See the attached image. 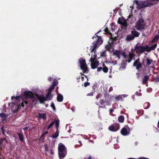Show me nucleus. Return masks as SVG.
<instances>
[{
    "label": "nucleus",
    "instance_id": "nucleus-1",
    "mask_svg": "<svg viewBox=\"0 0 159 159\" xmlns=\"http://www.w3.org/2000/svg\"><path fill=\"white\" fill-rule=\"evenodd\" d=\"M58 155L60 159L64 158L67 154V150L65 145L60 143L58 147Z\"/></svg>",
    "mask_w": 159,
    "mask_h": 159
},
{
    "label": "nucleus",
    "instance_id": "nucleus-2",
    "mask_svg": "<svg viewBox=\"0 0 159 159\" xmlns=\"http://www.w3.org/2000/svg\"><path fill=\"white\" fill-rule=\"evenodd\" d=\"M95 38L97 37L98 39L96 41L93 42L92 44L93 45V48L91 50V52H93L96 51L95 49L98 47L103 43V40L102 39V37L100 36H98L97 34H95L94 35Z\"/></svg>",
    "mask_w": 159,
    "mask_h": 159
},
{
    "label": "nucleus",
    "instance_id": "nucleus-3",
    "mask_svg": "<svg viewBox=\"0 0 159 159\" xmlns=\"http://www.w3.org/2000/svg\"><path fill=\"white\" fill-rule=\"evenodd\" d=\"M145 24L143 18L139 19L136 22L135 27L138 30H142L145 29Z\"/></svg>",
    "mask_w": 159,
    "mask_h": 159
},
{
    "label": "nucleus",
    "instance_id": "nucleus-4",
    "mask_svg": "<svg viewBox=\"0 0 159 159\" xmlns=\"http://www.w3.org/2000/svg\"><path fill=\"white\" fill-rule=\"evenodd\" d=\"M79 61L80 68L84 71V73H87L88 70L85 59L81 57L79 59Z\"/></svg>",
    "mask_w": 159,
    "mask_h": 159
},
{
    "label": "nucleus",
    "instance_id": "nucleus-5",
    "mask_svg": "<svg viewBox=\"0 0 159 159\" xmlns=\"http://www.w3.org/2000/svg\"><path fill=\"white\" fill-rule=\"evenodd\" d=\"M36 97L38 100H39V102L41 103H44V101H47L48 100H52V98H53V95H51L47 97V96L45 97L42 95H39L37 93H36Z\"/></svg>",
    "mask_w": 159,
    "mask_h": 159
},
{
    "label": "nucleus",
    "instance_id": "nucleus-6",
    "mask_svg": "<svg viewBox=\"0 0 159 159\" xmlns=\"http://www.w3.org/2000/svg\"><path fill=\"white\" fill-rule=\"evenodd\" d=\"M101 106L99 105V107L102 108H105L106 106H109L111 105L110 100L108 98H105V99H102L100 101Z\"/></svg>",
    "mask_w": 159,
    "mask_h": 159
},
{
    "label": "nucleus",
    "instance_id": "nucleus-7",
    "mask_svg": "<svg viewBox=\"0 0 159 159\" xmlns=\"http://www.w3.org/2000/svg\"><path fill=\"white\" fill-rule=\"evenodd\" d=\"M136 3L137 5H138V9H141L143 8L144 7H148L149 6V5H152L153 4H151V3H148V2H139L138 1H136Z\"/></svg>",
    "mask_w": 159,
    "mask_h": 159
},
{
    "label": "nucleus",
    "instance_id": "nucleus-8",
    "mask_svg": "<svg viewBox=\"0 0 159 159\" xmlns=\"http://www.w3.org/2000/svg\"><path fill=\"white\" fill-rule=\"evenodd\" d=\"M130 129L127 125L124 126L121 130V134L124 136H127L130 134Z\"/></svg>",
    "mask_w": 159,
    "mask_h": 159
},
{
    "label": "nucleus",
    "instance_id": "nucleus-9",
    "mask_svg": "<svg viewBox=\"0 0 159 159\" xmlns=\"http://www.w3.org/2000/svg\"><path fill=\"white\" fill-rule=\"evenodd\" d=\"M134 50L137 53L141 54L145 52L143 46H142L136 45L134 46Z\"/></svg>",
    "mask_w": 159,
    "mask_h": 159
},
{
    "label": "nucleus",
    "instance_id": "nucleus-10",
    "mask_svg": "<svg viewBox=\"0 0 159 159\" xmlns=\"http://www.w3.org/2000/svg\"><path fill=\"white\" fill-rule=\"evenodd\" d=\"M133 66L136 67V69L137 70H139L142 67V64L139 62V58H138L134 61L133 63Z\"/></svg>",
    "mask_w": 159,
    "mask_h": 159
},
{
    "label": "nucleus",
    "instance_id": "nucleus-11",
    "mask_svg": "<svg viewBox=\"0 0 159 159\" xmlns=\"http://www.w3.org/2000/svg\"><path fill=\"white\" fill-rule=\"evenodd\" d=\"M157 44L155 43L154 45L149 47L148 45H147L145 47H143L144 49V51H146L148 52H150L151 50H154L157 47Z\"/></svg>",
    "mask_w": 159,
    "mask_h": 159
},
{
    "label": "nucleus",
    "instance_id": "nucleus-12",
    "mask_svg": "<svg viewBox=\"0 0 159 159\" xmlns=\"http://www.w3.org/2000/svg\"><path fill=\"white\" fill-rule=\"evenodd\" d=\"M24 94L26 98H32L34 99V93L31 91H25L24 92Z\"/></svg>",
    "mask_w": 159,
    "mask_h": 159
},
{
    "label": "nucleus",
    "instance_id": "nucleus-13",
    "mask_svg": "<svg viewBox=\"0 0 159 159\" xmlns=\"http://www.w3.org/2000/svg\"><path fill=\"white\" fill-rule=\"evenodd\" d=\"M146 59H145L146 62V66L145 65L144 63V60H143L142 61V63L143 65L145 66H147L150 65L151 64H152V63L153 62V61L152 59H150L149 57H146Z\"/></svg>",
    "mask_w": 159,
    "mask_h": 159
},
{
    "label": "nucleus",
    "instance_id": "nucleus-14",
    "mask_svg": "<svg viewBox=\"0 0 159 159\" xmlns=\"http://www.w3.org/2000/svg\"><path fill=\"white\" fill-rule=\"evenodd\" d=\"M12 104H13V105H12L11 108L12 111L14 112H17V111L18 110L20 106L18 104H16V103H12Z\"/></svg>",
    "mask_w": 159,
    "mask_h": 159
},
{
    "label": "nucleus",
    "instance_id": "nucleus-15",
    "mask_svg": "<svg viewBox=\"0 0 159 159\" xmlns=\"http://www.w3.org/2000/svg\"><path fill=\"white\" fill-rule=\"evenodd\" d=\"M121 53V50H116L113 52V55L116 56L118 58V59H119L120 58Z\"/></svg>",
    "mask_w": 159,
    "mask_h": 159
},
{
    "label": "nucleus",
    "instance_id": "nucleus-16",
    "mask_svg": "<svg viewBox=\"0 0 159 159\" xmlns=\"http://www.w3.org/2000/svg\"><path fill=\"white\" fill-rule=\"evenodd\" d=\"M131 33L132 35L135 38V37H138L140 35V33L134 29L133 30L131 31Z\"/></svg>",
    "mask_w": 159,
    "mask_h": 159
},
{
    "label": "nucleus",
    "instance_id": "nucleus-17",
    "mask_svg": "<svg viewBox=\"0 0 159 159\" xmlns=\"http://www.w3.org/2000/svg\"><path fill=\"white\" fill-rule=\"evenodd\" d=\"M91 64V67L92 69H95L97 68L98 66L99 65V61H94L93 62H92Z\"/></svg>",
    "mask_w": 159,
    "mask_h": 159
},
{
    "label": "nucleus",
    "instance_id": "nucleus-18",
    "mask_svg": "<svg viewBox=\"0 0 159 159\" xmlns=\"http://www.w3.org/2000/svg\"><path fill=\"white\" fill-rule=\"evenodd\" d=\"M63 97L62 95L59 93H57V100L58 102H61L63 101Z\"/></svg>",
    "mask_w": 159,
    "mask_h": 159
},
{
    "label": "nucleus",
    "instance_id": "nucleus-19",
    "mask_svg": "<svg viewBox=\"0 0 159 159\" xmlns=\"http://www.w3.org/2000/svg\"><path fill=\"white\" fill-rule=\"evenodd\" d=\"M134 56V55L133 53L132 52H129V59L127 60H126V61L128 62V63H130L133 59Z\"/></svg>",
    "mask_w": 159,
    "mask_h": 159
},
{
    "label": "nucleus",
    "instance_id": "nucleus-20",
    "mask_svg": "<svg viewBox=\"0 0 159 159\" xmlns=\"http://www.w3.org/2000/svg\"><path fill=\"white\" fill-rule=\"evenodd\" d=\"M149 79V76L145 75L144 76V78L142 80V83L143 84H146Z\"/></svg>",
    "mask_w": 159,
    "mask_h": 159
},
{
    "label": "nucleus",
    "instance_id": "nucleus-21",
    "mask_svg": "<svg viewBox=\"0 0 159 159\" xmlns=\"http://www.w3.org/2000/svg\"><path fill=\"white\" fill-rule=\"evenodd\" d=\"M17 134H18L20 140L22 142H24V139L22 133L17 132Z\"/></svg>",
    "mask_w": 159,
    "mask_h": 159
},
{
    "label": "nucleus",
    "instance_id": "nucleus-22",
    "mask_svg": "<svg viewBox=\"0 0 159 159\" xmlns=\"http://www.w3.org/2000/svg\"><path fill=\"white\" fill-rule=\"evenodd\" d=\"M134 39V37L131 35H128L126 36L125 39L127 41H130Z\"/></svg>",
    "mask_w": 159,
    "mask_h": 159
},
{
    "label": "nucleus",
    "instance_id": "nucleus-23",
    "mask_svg": "<svg viewBox=\"0 0 159 159\" xmlns=\"http://www.w3.org/2000/svg\"><path fill=\"white\" fill-rule=\"evenodd\" d=\"M118 126H119L118 128L117 129H115L114 126L112 125L109 126L108 127V129L112 131H116L119 129L120 125L119 123H118Z\"/></svg>",
    "mask_w": 159,
    "mask_h": 159
},
{
    "label": "nucleus",
    "instance_id": "nucleus-24",
    "mask_svg": "<svg viewBox=\"0 0 159 159\" xmlns=\"http://www.w3.org/2000/svg\"><path fill=\"white\" fill-rule=\"evenodd\" d=\"M38 117L42 118L43 120L46 119V115L45 113H39L38 114Z\"/></svg>",
    "mask_w": 159,
    "mask_h": 159
},
{
    "label": "nucleus",
    "instance_id": "nucleus-25",
    "mask_svg": "<svg viewBox=\"0 0 159 159\" xmlns=\"http://www.w3.org/2000/svg\"><path fill=\"white\" fill-rule=\"evenodd\" d=\"M7 116L4 113H1L0 114V117L1 118V120L2 121H4L5 120L6 117Z\"/></svg>",
    "mask_w": 159,
    "mask_h": 159
},
{
    "label": "nucleus",
    "instance_id": "nucleus-26",
    "mask_svg": "<svg viewBox=\"0 0 159 159\" xmlns=\"http://www.w3.org/2000/svg\"><path fill=\"white\" fill-rule=\"evenodd\" d=\"M115 99L116 102L119 101H123V98L121 95H119L116 97L115 98Z\"/></svg>",
    "mask_w": 159,
    "mask_h": 159
},
{
    "label": "nucleus",
    "instance_id": "nucleus-27",
    "mask_svg": "<svg viewBox=\"0 0 159 159\" xmlns=\"http://www.w3.org/2000/svg\"><path fill=\"white\" fill-rule=\"evenodd\" d=\"M97 55L94 54L93 56V57L92 56L90 59V62H93L94 60L97 59Z\"/></svg>",
    "mask_w": 159,
    "mask_h": 159
},
{
    "label": "nucleus",
    "instance_id": "nucleus-28",
    "mask_svg": "<svg viewBox=\"0 0 159 159\" xmlns=\"http://www.w3.org/2000/svg\"><path fill=\"white\" fill-rule=\"evenodd\" d=\"M124 117L123 116H120L118 117V121L120 123H123L124 121Z\"/></svg>",
    "mask_w": 159,
    "mask_h": 159
},
{
    "label": "nucleus",
    "instance_id": "nucleus-29",
    "mask_svg": "<svg viewBox=\"0 0 159 159\" xmlns=\"http://www.w3.org/2000/svg\"><path fill=\"white\" fill-rule=\"evenodd\" d=\"M143 106L144 107H145L144 109H147L150 106V104L149 102H146L144 104Z\"/></svg>",
    "mask_w": 159,
    "mask_h": 159
},
{
    "label": "nucleus",
    "instance_id": "nucleus-30",
    "mask_svg": "<svg viewBox=\"0 0 159 159\" xmlns=\"http://www.w3.org/2000/svg\"><path fill=\"white\" fill-rule=\"evenodd\" d=\"M20 98L21 97L20 96H16V97L14 96H11V99L12 100L16 99V100H19Z\"/></svg>",
    "mask_w": 159,
    "mask_h": 159
},
{
    "label": "nucleus",
    "instance_id": "nucleus-31",
    "mask_svg": "<svg viewBox=\"0 0 159 159\" xmlns=\"http://www.w3.org/2000/svg\"><path fill=\"white\" fill-rule=\"evenodd\" d=\"M60 121L59 120H56L55 123V127L56 129H58Z\"/></svg>",
    "mask_w": 159,
    "mask_h": 159
},
{
    "label": "nucleus",
    "instance_id": "nucleus-32",
    "mask_svg": "<svg viewBox=\"0 0 159 159\" xmlns=\"http://www.w3.org/2000/svg\"><path fill=\"white\" fill-rule=\"evenodd\" d=\"M159 37L158 35L156 36L154 38L152 39V43L155 42L156 41L159 39Z\"/></svg>",
    "mask_w": 159,
    "mask_h": 159
},
{
    "label": "nucleus",
    "instance_id": "nucleus-33",
    "mask_svg": "<svg viewBox=\"0 0 159 159\" xmlns=\"http://www.w3.org/2000/svg\"><path fill=\"white\" fill-rule=\"evenodd\" d=\"M106 50H105L102 52H101V56L102 57H106Z\"/></svg>",
    "mask_w": 159,
    "mask_h": 159
},
{
    "label": "nucleus",
    "instance_id": "nucleus-34",
    "mask_svg": "<svg viewBox=\"0 0 159 159\" xmlns=\"http://www.w3.org/2000/svg\"><path fill=\"white\" fill-rule=\"evenodd\" d=\"M102 70L104 72L107 73L108 71V69L107 67H105L102 68Z\"/></svg>",
    "mask_w": 159,
    "mask_h": 159
},
{
    "label": "nucleus",
    "instance_id": "nucleus-35",
    "mask_svg": "<svg viewBox=\"0 0 159 159\" xmlns=\"http://www.w3.org/2000/svg\"><path fill=\"white\" fill-rule=\"evenodd\" d=\"M55 121H53L47 127V129L48 130L50 129L52 125L54 124Z\"/></svg>",
    "mask_w": 159,
    "mask_h": 159
},
{
    "label": "nucleus",
    "instance_id": "nucleus-36",
    "mask_svg": "<svg viewBox=\"0 0 159 159\" xmlns=\"http://www.w3.org/2000/svg\"><path fill=\"white\" fill-rule=\"evenodd\" d=\"M48 131H46L45 132L43 133L41 135V138L42 139L44 138L45 137V136L48 133Z\"/></svg>",
    "mask_w": 159,
    "mask_h": 159
},
{
    "label": "nucleus",
    "instance_id": "nucleus-37",
    "mask_svg": "<svg viewBox=\"0 0 159 159\" xmlns=\"http://www.w3.org/2000/svg\"><path fill=\"white\" fill-rule=\"evenodd\" d=\"M58 84V82L57 80H54L53 82L52 85L54 86V87H55L56 86L57 84Z\"/></svg>",
    "mask_w": 159,
    "mask_h": 159
},
{
    "label": "nucleus",
    "instance_id": "nucleus-38",
    "mask_svg": "<svg viewBox=\"0 0 159 159\" xmlns=\"http://www.w3.org/2000/svg\"><path fill=\"white\" fill-rule=\"evenodd\" d=\"M121 55L123 56L124 58H126L127 57L124 51H121Z\"/></svg>",
    "mask_w": 159,
    "mask_h": 159
},
{
    "label": "nucleus",
    "instance_id": "nucleus-39",
    "mask_svg": "<svg viewBox=\"0 0 159 159\" xmlns=\"http://www.w3.org/2000/svg\"><path fill=\"white\" fill-rule=\"evenodd\" d=\"M28 102L26 101H23L22 102H21L20 106H22L23 107H24V104H25L27 105L28 103Z\"/></svg>",
    "mask_w": 159,
    "mask_h": 159
},
{
    "label": "nucleus",
    "instance_id": "nucleus-40",
    "mask_svg": "<svg viewBox=\"0 0 159 159\" xmlns=\"http://www.w3.org/2000/svg\"><path fill=\"white\" fill-rule=\"evenodd\" d=\"M104 31L106 33L108 34H110L111 35V34L110 33L108 29L107 28H106L104 30Z\"/></svg>",
    "mask_w": 159,
    "mask_h": 159
},
{
    "label": "nucleus",
    "instance_id": "nucleus-41",
    "mask_svg": "<svg viewBox=\"0 0 159 159\" xmlns=\"http://www.w3.org/2000/svg\"><path fill=\"white\" fill-rule=\"evenodd\" d=\"M122 26L125 27H126L127 26V23L126 21L122 22L121 24Z\"/></svg>",
    "mask_w": 159,
    "mask_h": 159
},
{
    "label": "nucleus",
    "instance_id": "nucleus-42",
    "mask_svg": "<svg viewBox=\"0 0 159 159\" xmlns=\"http://www.w3.org/2000/svg\"><path fill=\"white\" fill-rule=\"evenodd\" d=\"M143 110H138V114L139 115H142L143 113Z\"/></svg>",
    "mask_w": 159,
    "mask_h": 159
},
{
    "label": "nucleus",
    "instance_id": "nucleus-43",
    "mask_svg": "<svg viewBox=\"0 0 159 159\" xmlns=\"http://www.w3.org/2000/svg\"><path fill=\"white\" fill-rule=\"evenodd\" d=\"M51 106L52 108L54 110H55L56 107L54 104L53 102H51Z\"/></svg>",
    "mask_w": 159,
    "mask_h": 159
},
{
    "label": "nucleus",
    "instance_id": "nucleus-44",
    "mask_svg": "<svg viewBox=\"0 0 159 159\" xmlns=\"http://www.w3.org/2000/svg\"><path fill=\"white\" fill-rule=\"evenodd\" d=\"M111 45H106L105 46V48L107 50L109 51L111 48Z\"/></svg>",
    "mask_w": 159,
    "mask_h": 159
},
{
    "label": "nucleus",
    "instance_id": "nucleus-45",
    "mask_svg": "<svg viewBox=\"0 0 159 159\" xmlns=\"http://www.w3.org/2000/svg\"><path fill=\"white\" fill-rule=\"evenodd\" d=\"M90 84L89 82H86L84 83V86L85 87H87V86L90 85Z\"/></svg>",
    "mask_w": 159,
    "mask_h": 159
},
{
    "label": "nucleus",
    "instance_id": "nucleus-46",
    "mask_svg": "<svg viewBox=\"0 0 159 159\" xmlns=\"http://www.w3.org/2000/svg\"><path fill=\"white\" fill-rule=\"evenodd\" d=\"M52 92V91H51V90H50L48 89V93L46 94V96H47V97L51 95Z\"/></svg>",
    "mask_w": 159,
    "mask_h": 159
},
{
    "label": "nucleus",
    "instance_id": "nucleus-47",
    "mask_svg": "<svg viewBox=\"0 0 159 159\" xmlns=\"http://www.w3.org/2000/svg\"><path fill=\"white\" fill-rule=\"evenodd\" d=\"M44 146L45 147V152H47L48 150V145L47 144H44Z\"/></svg>",
    "mask_w": 159,
    "mask_h": 159
},
{
    "label": "nucleus",
    "instance_id": "nucleus-48",
    "mask_svg": "<svg viewBox=\"0 0 159 159\" xmlns=\"http://www.w3.org/2000/svg\"><path fill=\"white\" fill-rule=\"evenodd\" d=\"M58 135H59L58 134H56V133H55V134H53L52 135V137L53 138H56L58 136Z\"/></svg>",
    "mask_w": 159,
    "mask_h": 159
},
{
    "label": "nucleus",
    "instance_id": "nucleus-49",
    "mask_svg": "<svg viewBox=\"0 0 159 159\" xmlns=\"http://www.w3.org/2000/svg\"><path fill=\"white\" fill-rule=\"evenodd\" d=\"M102 95V94H101V93H98V94L96 96V99H98L99 98H100V97H101Z\"/></svg>",
    "mask_w": 159,
    "mask_h": 159
},
{
    "label": "nucleus",
    "instance_id": "nucleus-50",
    "mask_svg": "<svg viewBox=\"0 0 159 159\" xmlns=\"http://www.w3.org/2000/svg\"><path fill=\"white\" fill-rule=\"evenodd\" d=\"M122 19L120 18H119L118 20V24H121L122 23Z\"/></svg>",
    "mask_w": 159,
    "mask_h": 159
},
{
    "label": "nucleus",
    "instance_id": "nucleus-51",
    "mask_svg": "<svg viewBox=\"0 0 159 159\" xmlns=\"http://www.w3.org/2000/svg\"><path fill=\"white\" fill-rule=\"evenodd\" d=\"M55 87H54V86L52 85L49 88V90H51V91H52V90H53L54 88H55Z\"/></svg>",
    "mask_w": 159,
    "mask_h": 159
},
{
    "label": "nucleus",
    "instance_id": "nucleus-52",
    "mask_svg": "<svg viewBox=\"0 0 159 159\" xmlns=\"http://www.w3.org/2000/svg\"><path fill=\"white\" fill-rule=\"evenodd\" d=\"M155 82L158 83L159 82V77H157L154 79Z\"/></svg>",
    "mask_w": 159,
    "mask_h": 159
},
{
    "label": "nucleus",
    "instance_id": "nucleus-53",
    "mask_svg": "<svg viewBox=\"0 0 159 159\" xmlns=\"http://www.w3.org/2000/svg\"><path fill=\"white\" fill-rule=\"evenodd\" d=\"M94 93V92H91V93H88L87 94V96H92L93 95Z\"/></svg>",
    "mask_w": 159,
    "mask_h": 159
},
{
    "label": "nucleus",
    "instance_id": "nucleus-54",
    "mask_svg": "<svg viewBox=\"0 0 159 159\" xmlns=\"http://www.w3.org/2000/svg\"><path fill=\"white\" fill-rule=\"evenodd\" d=\"M97 85L95 84L93 85V86L92 87V89L93 90V92H95V89L96 88V87Z\"/></svg>",
    "mask_w": 159,
    "mask_h": 159
},
{
    "label": "nucleus",
    "instance_id": "nucleus-55",
    "mask_svg": "<svg viewBox=\"0 0 159 159\" xmlns=\"http://www.w3.org/2000/svg\"><path fill=\"white\" fill-rule=\"evenodd\" d=\"M50 153L51 155H52L54 154V152L52 148H51L50 149Z\"/></svg>",
    "mask_w": 159,
    "mask_h": 159
},
{
    "label": "nucleus",
    "instance_id": "nucleus-56",
    "mask_svg": "<svg viewBox=\"0 0 159 159\" xmlns=\"http://www.w3.org/2000/svg\"><path fill=\"white\" fill-rule=\"evenodd\" d=\"M102 67H99L98 68H97V71H100L102 70Z\"/></svg>",
    "mask_w": 159,
    "mask_h": 159
},
{
    "label": "nucleus",
    "instance_id": "nucleus-57",
    "mask_svg": "<svg viewBox=\"0 0 159 159\" xmlns=\"http://www.w3.org/2000/svg\"><path fill=\"white\" fill-rule=\"evenodd\" d=\"M113 88L112 87H111L110 88L109 90V92L111 91L112 90Z\"/></svg>",
    "mask_w": 159,
    "mask_h": 159
},
{
    "label": "nucleus",
    "instance_id": "nucleus-58",
    "mask_svg": "<svg viewBox=\"0 0 159 159\" xmlns=\"http://www.w3.org/2000/svg\"><path fill=\"white\" fill-rule=\"evenodd\" d=\"M57 129V131L55 133H56V134H57L59 135V131L58 129Z\"/></svg>",
    "mask_w": 159,
    "mask_h": 159
},
{
    "label": "nucleus",
    "instance_id": "nucleus-59",
    "mask_svg": "<svg viewBox=\"0 0 159 159\" xmlns=\"http://www.w3.org/2000/svg\"><path fill=\"white\" fill-rule=\"evenodd\" d=\"M3 127H2L1 128V129H2V132H3V134H4V128H3Z\"/></svg>",
    "mask_w": 159,
    "mask_h": 159
},
{
    "label": "nucleus",
    "instance_id": "nucleus-60",
    "mask_svg": "<svg viewBox=\"0 0 159 159\" xmlns=\"http://www.w3.org/2000/svg\"><path fill=\"white\" fill-rule=\"evenodd\" d=\"M52 80V78L51 77H49L48 78V80L49 81H51Z\"/></svg>",
    "mask_w": 159,
    "mask_h": 159
},
{
    "label": "nucleus",
    "instance_id": "nucleus-61",
    "mask_svg": "<svg viewBox=\"0 0 159 159\" xmlns=\"http://www.w3.org/2000/svg\"><path fill=\"white\" fill-rule=\"evenodd\" d=\"M81 80L82 81H83L84 79V77L83 76H81Z\"/></svg>",
    "mask_w": 159,
    "mask_h": 159
},
{
    "label": "nucleus",
    "instance_id": "nucleus-62",
    "mask_svg": "<svg viewBox=\"0 0 159 159\" xmlns=\"http://www.w3.org/2000/svg\"><path fill=\"white\" fill-rule=\"evenodd\" d=\"M102 66H103V67H107L106 65H105V64H104V63H102Z\"/></svg>",
    "mask_w": 159,
    "mask_h": 159
},
{
    "label": "nucleus",
    "instance_id": "nucleus-63",
    "mask_svg": "<svg viewBox=\"0 0 159 159\" xmlns=\"http://www.w3.org/2000/svg\"><path fill=\"white\" fill-rule=\"evenodd\" d=\"M28 127H25V128H24V129H24V130H27V129H28Z\"/></svg>",
    "mask_w": 159,
    "mask_h": 159
},
{
    "label": "nucleus",
    "instance_id": "nucleus-64",
    "mask_svg": "<svg viewBox=\"0 0 159 159\" xmlns=\"http://www.w3.org/2000/svg\"><path fill=\"white\" fill-rule=\"evenodd\" d=\"M113 110L112 109H110V112H112L113 111Z\"/></svg>",
    "mask_w": 159,
    "mask_h": 159
}]
</instances>
